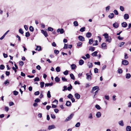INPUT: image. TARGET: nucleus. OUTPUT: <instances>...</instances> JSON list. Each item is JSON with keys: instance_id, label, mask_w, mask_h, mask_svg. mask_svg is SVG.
<instances>
[{"instance_id": "393cba45", "label": "nucleus", "mask_w": 131, "mask_h": 131, "mask_svg": "<svg viewBox=\"0 0 131 131\" xmlns=\"http://www.w3.org/2000/svg\"><path fill=\"white\" fill-rule=\"evenodd\" d=\"M76 67V65L74 64H72L71 65V69L72 70L74 69Z\"/></svg>"}, {"instance_id": "c9c22d12", "label": "nucleus", "mask_w": 131, "mask_h": 131, "mask_svg": "<svg viewBox=\"0 0 131 131\" xmlns=\"http://www.w3.org/2000/svg\"><path fill=\"white\" fill-rule=\"evenodd\" d=\"M89 50L92 51H94L95 50V48L94 47H90Z\"/></svg>"}, {"instance_id": "423d86ee", "label": "nucleus", "mask_w": 131, "mask_h": 131, "mask_svg": "<svg viewBox=\"0 0 131 131\" xmlns=\"http://www.w3.org/2000/svg\"><path fill=\"white\" fill-rule=\"evenodd\" d=\"M113 26L115 28H117L119 27V24L118 23L115 22L113 24Z\"/></svg>"}, {"instance_id": "5fc2aeb1", "label": "nucleus", "mask_w": 131, "mask_h": 131, "mask_svg": "<svg viewBox=\"0 0 131 131\" xmlns=\"http://www.w3.org/2000/svg\"><path fill=\"white\" fill-rule=\"evenodd\" d=\"M98 69L97 68H95L94 70V72L95 73H96L98 72Z\"/></svg>"}, {"instance_id": "a211bd4d", "label": "nucleus", "mask_w": 131, "mask_h": 131, "mask_svg": "<svg viewBox=\"0 0 131 131\" xmlns=\"http://www.w3.org/2000/svg\"><path fill=\"white\" fill-rule=\"evenodd\" d=\"M53 84V83L51 82L49 83H47L45 84V87H48L49 86H51Z\"/></svg>"}, {"instance_id": "c03bdc74", "label": "nucleus", "mask_w": 131, "mask_h": 131, "mask_svg": "<svg viewBox=\"0 0 131 131\" xmlns=\"http://www.w3.org/2000/svg\"><path fill=\"white\" fill-rule=\"evenodd\" d=\"M94 43L93 44V46L97 45H98L97 42L98 41L97 40H96L94 41Z\"/></svg>"}, {"instance_id": "f257e3e1", "label": "nucleus", "mask_w": 131, "mask_h": 131, "mask_svg": "<svg viewBox=\"0 0 131 131\" xmlns=\"http://www.w3.org/2000/svg\"><path fill=\"white\" fill-rule=\"evenodd\" d=\"M74 115V114H72L70 115L66 119V120H65V121H69L70 120L71 118Z\"/></svg>"}, {"instance_id": "69168bd1", "label": "nucleus", "mask_w": 131, "mask_h": 131, "mask_svg": "<svg viewBox=\"0 0 131 131\" xmlns=\"http://www.w3.org/2000/svg\"><path fill=\"white\" fill-rule=\"evenodd\" d=\"M68 45L67 44H66L65 43H64V49H67V48H68Z\"/></svg>"}, {"instance_id": "6e6552de", "label": "nucleus", "mask_w": 131, "mask_h": 131, "mask_svg": "<svg viewBox=\"0 0 131 131\" xmlns=\"http://www.w3.org/2000/svg\"><path fill=\"white\" fill-rule=\"evenodd\" d=\"M56 127L54 125H49L48 126V129L49 130H51V129L55 128Z\"/></svg>"}, {"instance_id": "ddd939ff", "label": "nucleus", "mask_w": 131, "mask_h": 131, "mask_svg": "<svg viewBox=\"0 0 131 131\" xmlns=\"http://www.w3.org/2000/svg\"><path fill=\"white\" fill-rule=\"evenodd\" d=\"M124 18L125 19H128L129 18V15L127 14H125L124 16Z\"/></svg>"}, {"instance_id": "bf43d9fd", "label": "nucleus", "mask_w": 131, "mask_h": 131, "mask_svg": "<svg viewBox=\"0 0 131 131\" xmlns=\"http://www.w3.org/2000/svg\"><path fill=\"white\" fill-rule=\"evenodd\" d=\"M34 81H38L39 80V79L38 77H36L34 79Z\"/></svg>"}, {"instance_id": "9d476101", "label": "nucleus", "mask_w": 131, "mask_h": 131, "mask_svg": "<svg viewBox=\"0 0 131 131\" xmlns=\"http://www.w3.org/2000/svg\"><path fill=\"white\" fill-rule=\"evenodd\" d=\"M99 86H96L94 87L92 89V91H91V93H93L94 91L96 89H99Z\"/></svg>"}, {"instance_id": "8fccbe9b", "label": "nucleus", "mask_w": 131, "mask_h": 131, "mask_svg": "<svg viewBox=\"0 0 131 131\" xmlns=\"http://www.w3.org/2000/svg\"><path fill=\"white\" fill-rule=\"evenodd\" d=\"M82 44V43L81 42H79L77 43V46H80Z\"/></svg>"}, {"instance_id": "79ce46f5", "label": "nucleus", "mask_w": 131, "mask_h": 131, "mask_svg": "<svg viewBox=\"0 0 131 131\" xmlns=\"http://www.w3.org/2000/svg\"><path fill=\"white\" fill-rule=\"evenodd\" d=\"M29 30L31 31L32 32L34 31V28L32 26H30L29 27Z\"/></svg>"}, {"instance_id": "6e6d98bb", "label": "nucleus", "mask_w": 131, "mask_h": 131, "mask_svg": "<svg viewBox=\"0 0 131 131\" xmlns=\"http://www.w3.org/2000/svg\"><path fill=\"white\" fill-rule=\"evenodd\" d=\"M118 73L120 74H121L122 72V71L121 69H119L118 70Z\"/></svg>"}, {"instance_id": "f704fd0d", "label": "nucleus", "mask_w": 131, "mask_h": 131, "mask_svg": "<svg viewBox=\"0 0 131 131\" xmlns=\"http://www.w3.org/2000/svg\"><path fill=\"white\" fill-rule=\"evenodd\" d=\"M72 89V86L71 84L70 85V86L67 88V89L68 91H70Z\"/></svg>"}, {"instance_id": "b1692460", "label": "nucleus", "mask_w": 131, "mask_h": 131, "mask_svg": "<svg viewBox=\"0 0 131 131\" xmlns=\"http://www.w3.org/2000/svg\"><path fill=\"white\" fill-rule=\"evenodd\" d=\"M66 104L67 106H69L71 105V102L69 101H67L66 102Z\"/></svg>"}, {"instance_id": "09e8293b", "label": "nucleus", "mask_w": 131, "mask_h": 131, "mask_svg": "<svg viewBox=\"0 0 131 131\" xmlns=\"http://www.w3.org/2000/svg\"><path fill=\"white\" fill-rule=\"evenodd\" d=\"M73 23L74 25L75 26H77L78 25V23L77 21H74Z\"/></svg>"}, {"instance_id": "bb28decb", "label": "nucleus", "mask_w": 131, "mask_h": 131, "mask_svg": "<svg viewBox=\"0 0 131 131\" xmlns=\"http://www.w3.org/2000/svg\"><path fill=\"white\" fill-rule=\"evenodd\" d=\"M55 80V81L58 82L60 81V78L58 77H56L55 79H54Z\"/></svg>"}, {"instance_id": "4468645a", "label": "nucleus", "mask_w": 131, "mask_h": 131, "mask_svg": "<svg viewBox=\"0 0 131 131\" xmlns=\"http://www.w3.org/2000/svg\"><path fill=\"white\" fill-rule=\"evenodd\" d=\"M86 37L88 38H90L92 36V34L90 32H88L86 34Z\"/></svg>"}, {"instance_id": "39448f33", "label": "nucleus", "mask_w": 131, "mask_h": 131, "mask_svg": "<svg viewBox=\"0 0 131 131\" xmlns=\"http://www.w3.org/2000/svg\"><path fill=\"white\" fill-rule=\"evenodd\" d=\"M101 46L103 49H106L107 46L106 44L105 43H103L101 45Z\"/></svg>"}, {"instance_id": "20e7f679", "label": "nucleus", "mask_w": 131, "mask_h": 131, "mask_svg": "<svg viewBox=\"0 0 131 131\" xmlns=\"http://www.w3.org/2000/svg\"><path fill=\"white\" fill-rule=\"evenodd\" d=\"M122 64L124 65H127L128 64V62L127 60H124L122 61Z\"/></svg>"}, {"instance_id": "ea45409f", "label": "nucleus", "mask_w": 131, "mask_h": 131, "mask_svg": "<svg viewBox=\"0 0 131 131\" xmlns=\"http://www.w3.org/2000/svg\"><path fill=\"white\" fill-rule=\"evenodd\" d=\"M19 33H21L22 34H23L24 33V31L21 28L19 29Z\"/></svg>"}, {"instance_id": "cd10ccee", "label": "nucleus", "mask_w": 131, "mask_h": 131, "mask_svg": "<svg viewBox=\"0 0 131 131\" xmlns=\"http://www.w3.org/2000/svg\"><path fill=\"white\" fill-rule=\"evenodd\" d=\"M93 41V38L90 39L89 40V43L91 45L92 44Z\"/></svg>"}, {"instance_id": "37998d69", "label": "nucleus", "mask_w": 131, "mask_h": 131, "mask_svg": "<svg viewBox=\"0 0 131 131\" xmlns=\"http://www.w3.org/2000/svg\"><path fill=\"white\" fill-rule=\"evenodd\" d=\"M18 94V92L17 91H13V94L15 95H17Z\"/></svg>"}, {"instance_id": "412c9836", "label": "nucleus", "mask_w": 131, "mask_h": 131, "mask_svg": "<svg viewBox=\"0 0 131 131\" xmlns=\"http://www.w3.org/2000/svg\"><path fill=\"white\" fill-rule=\"evenodd\" d=\"M114 16V14L113 13H110V15L108 16V17L110 18H113Z\"/></svg>"}, {"instance_id": "864d4df0", "label": "nucleus", "mask_w": 131, "mask_h": 131, "mask_svg": "<svg viewBox=\"0 0 131 131\" xmlns=\"http://www.w3.org/2000/svg\"><path fill=\"white\" fill-rule=\"evenodd\" d=\"M95 107L98 110H100L101 109L100 107L98 105H95Z\"/></svg>"}, {"instance_id": "c756f323", "label": "nucleus", "mask_w": 131, "mask_h": 131, "mask_svg": "<svg viewBox=\"0 0 131 131\" xmlns=\"http://www.w3.org/2000/svg\"><path fill=\"white\" fill-rule=\"evenodd\" d=\"M97 51H95L94 52L92 53V56L93 57L97 56Z\"/></svg>"}, {"instance_id": "0e129e2a", "label": "nucleus", "mask_w": 131, "mask_h": 131, "mask_svg": "<svg viewBox=\"0 0 131 131\" xmlns=\"http://www.w3.org/2000/svg\"><path fill=\"white\" fill-rule=\"evenodd\" d=\"M40 101V100L38 98L36 99L35 100V101L36 102H38Z\"/></svg>"}, {"instance_id": "72a5a7b5", "label": "nucleus", "mask_w": 131, "mask_h": 131, "mask_svg": "<svg viewBox=\"0 0 131 131\" xmlns=\"http://www.w3.org/2000/svg\"><path fill=\"white\" fill-rule=\"evenodd\" d=\"M70 77L73 80H74L75 79V77H74V75L72 73H71L70 74Z\"/></svg>"}, {"instance_id": "f8f14e48", "label": "nucleus", "mask_w": 131, "mask_h": 131, "mask_svg": "<svg viewBox=\"0 0 131 131\" xmlns=\"http://www.w3.org/2000/svg\"><path fill=\"white\" fill-rule=\"evenodd\" d=\"M74 96L77 99H79L80 97V95L78 93H75L74 94Z\"/></svg>"}, {"instance_id": "2eb2a0df", "label": "nucleus", "mask_w": 131, "mask_h": 131, "mask_svg": "<svg viewBox=\"0 0 131 131\" xmlns=\"http://www.w3.org/2000/svg\"><path fill=\"white\" fill-rule=\"evenodd\" d=\"M96 115L97 118H99L101 116V114L100 112H97L96 114Z\"/></svg>"}, {"instance_id": "49530a36", "label": "nucleus", "mask_w": 131, "mask_h": 131, "mask_svg": "<svg viewBox=\"0 0 131 131\" xmlns=\"http://www.w3.org/2000/svg\"><path fill=\"white\" fill-rule=\"evenodd\" d=\"M30 35V34L29 32L28 31L26 33L25 36L26 37H29Z\"/></svg>"}, {"instance_id": "13d9d810", "label": "nucleus", "mask_w": 131, "mask_h": 131, "mask_svg": "<svg viewBox=\"0 0 131 131\" xmlns=\"http://www.w3.org/2000/svg\"><path fill=\"white\" fill-rule=\"evenodd\" d=\"M39 91H37L35 92L34 94L36 95H39Z\"/></svg>"}, {"instance_id": "a18cd8bd", "label": "nucleus", "mask_w": 131, "mask_h": 131, "mask_svg": "<svg viewBox=\"0 0 131 131\" xmlns=\"http://www.w3.org/2000/svg\"><path fill=\"white\" fill-rule=\"evenodd\" d=\"M5 66L3 65H1L0 66V69L1 70H3L4 69Z\"/></svg>"}, {"instance_id": "0eeeda50", "label": "nucleus", "mask_w": 131, "mask_h": 131, "mask_svg": "<svg viewBox=\"0 0 131 131\" xmlns=\"http://www.w3.org/2000/svg\"><path fill=\"white\" fill-rule=\"evenodd\" d=\"M41 32L43 34L45 37H47L48 36V34L47 32L43 30H41Z\"/></svg>"}, {"instance_id": "7c9ffc66", "label": "nucleus", "mask_w": 131, "mask_h": 131, "mask_svg": "<svg viewBox=\"0 0 131 131\" xmlns=\"http://www.w3.org/2000/svg\"><path fill=\"white\" fill-rule=\"evenodd\" d=\"M73 97V96L71 94H69L67 96L68 98L71 99Z\"/></svg>"}, {"instance_id": "603ef678", "label": "nucleus", "mask_w": 131, "mask_h": 131, "mask_svg": "<svg viewBox=\"0 0 131 131\" xmlns=\"http://www.w3.org/2000/svg\"><path fill=\"white\" fill-rule=\"evenodd\" d=\"M113 12L116 15H118V13L117 11L116 10H114Z\"/></svg>"}, {"instance_id": "e2e57ef3", "label": "nucleus", "mask_w": 131, "mask_h": 131, "mask_svg": "<svg viewBox=\"0 0 131 131\" xmlns=\"http://www.w3.org/2000/svg\"><path fill=\"white\" fill-rule=\"evenodd\" d=\"M51 118L53 119H54L56 118L55 116L53 114H51Z\"/></svg>"}, {"instance_id": "473e14b6", "label": "nucleus", "mask_w": 131, "mask_h": 131, "mask_svg": "<svg viewBox=\"0 0 131 131\" xmlns=\"http://www.w3.org/2000/svg\"><path fill=\"white\" fill-rule=\"evenodd\" d=\"M44 82H41L40 83V87L41 88H43L44 86Z\"/></svg>"}, {"instance_id": "3c124183", "label": "nucleus", "mask_w": 131, "mask_h": 131, "mask_svg": "<svg viewBox=\"0 0 131 131\" xmlns=\"http://www.w3.org/2000/svg\"><path fill=\"white\" fill-rule=\"evenodd\" d=\"M61 79L63 81L67 82V79L64 77H62Z\"/></svg>"}, {"instance_id": "1a4fd4ad", "label": "nucleus", "mask_w": 131, "mask_h": 131, "mask_svg": "<svg viewBox=\"0 0 131 131\" xmlns=\"http://www.w3.org/2000/svg\"><path fill=\"white\" fill-rule=\"evenodd\" d=\"M78 38L79 40L81 41H83L84 40V38L82 36H79Z\"/></svg>"}, {"instance_id": "a878e982", "label": "nucleus", "mask_w": 131, "mask_h": 131, "mask_svg": "<svg viewBox=\"0 0 131 131\" xmlns=\"http://www.w3.org/2000/svg\"><path fill=\"white\" fill-rule=\"evenodd\" d=\"M126 129L127 131H130L131 130V127L130 126H127Z\"/></svg>"}, {"instance_id": "c85d7f7f", "label": "nucleus", "mask_w": 131, "mask_h": 131, "mask_svg": "<svg viewBox=\"0 0 131 131\" xmlns=\"http://www.w3.org/2000/svg\"><path fill=\"white\" fill-rule=\"evenodd\" d=\"M56 70L57 72H59L60 71V67H57L56 69Z\"/></svg>"}, {"instance_id": "58836bf2", "label": "nucleus", "mask_w": 131, "mask_h": 131, "mask_svg": "<svg viewBox=\"0 0 131 131\" xmlns=\"http://www.w3.org/2000/svg\"><path fill=\"white\" fill-rule=\"evenodd\" d=\"M50 93V91H48L47 94V96L49 98H50L51 97Z\"/></svg>"}, {"instance_id": "f3484780", "label": "nucleus", "mask_w": 131, "mask_h": 131, "mask_svg": "<svg viewBox=\"0 0 131 131\" xmlns=\"http://www.w3.org/2000/svg\"><path fill=\"white\" fill-rule=\"evenodd\" d=\"M87 65L89 68H92L93 67L92 63L90 62H88V63Z\"/></svg>"}, {"instance_id": "dca6fc26", "label": "nucleus", "mask_w": 131, "mask_h": 131, "mask_svg": "<svg viewBox=\"0 0 131 131\" xmlns=\"http://www.w3.org/2000/svg\"><path fill=\"white\" fill-rule=\"evenodd\" d=\"M106 41L109 42H110L111 41V37H109L108 38H106Z\"/></svg>"}, {"instance_id": "774afa93", "label": "nucleus", "mask_w": 131, "mask_h": 131, "mask_svg": "<svg viewBox=\"0 0 131 131\" xmlns=\"http://www.w3.org/2000/svg\"><path fill=\"white\" fill-rule=\"evenodd\" d=\"M9 106H11L14 105V103L13 102H10L9 103Z\"/></svg>"}, {"instance_id": "f03ea898", "label": "nucleus", "mask_w": 131, "mask_h": 131, "mask_svg": "<svg viewBox=\"0 0 131 131\" xmlns=\"http://www.w3.org/2000/svg\"><path fill=\"white\" fill-rule=\"evenodd\" d=\"M86 79L88 81H90L92 79V77L91 75L89 74V73H87L86 74Z\"/></svg>"}, {"instance_id": "680f3d73", "label": "nucleus", "mask_w": 131, "mask_h": 131, "mask_svg": "<svg viewBox=\"0 0 131 131\" xmlns=\"http://www.w3.org/2000/svg\"><path fill=\"white\" fill-rule=\"evenodd\" d=\"M19 65L21 66H22L24 64V62L23 61H21L19 62Z\"/></svg>"}, {"instance_id": "aec40b11", "label": "nucleus", "mask_w": 131, "mask_h": 131, "mask_svg": "<svg viewBox=\"0 0 131 131\" xmlns=\"http://www.w3.org/2000/svg\"><path fill=\"white\" fill-rule=\"evenodd\" d=\"M118 123L119 125L121 126H123L124 125L123 122L122 120L119 121Z\"/></svg>"}, {"instance_id": "2f4dec72", "label": "nucleus", "mask_w": 131, "mask_h": 131, "mask_svg": "<svg viewBox=\"0 0 131 131\" xmlns=\"http://www.w3.org/2000/svg\"><path fill=\"white\" fill-rule=\"evenodd\" d=\"M88 118L91 119L93 118L92 114V113L90 114L88 116Z\"/></svg>"}, {"instance_id": "a19ab883", "label": "nucleus", "mask_w": 131, "mask_h": 131, "mask_svg": "<svg viewBox=\"0 0 131 131\" xmlns=\"http://www.w3.org/2000/svg\"><path fill=\"white\" fill-rule=\"evenodd\" d=\"M103 36H104L105 38L106 39L107 38H108V37H109V36H108V35L107 33H105V34H103Z\"/></svg>"}, {"instance_id": "6ab92c4d", "label": "nucleus", "mask_w": 131, "mask_h": 131, "mask_svg": "<svg viewBox=\"0 0 131 131\" xmlns=\"http://www.w3.org/2000/svg\"><path fill=\"white\" fill-rule=\"evenodd\" d=\"M131 77V74L129 73H127L126 75V78L127 79H129Z\"/></svg>"}, {"instance_id": "9b49d317", "label": "nucleus", "mask_w": 131, "mask_h": 131, "mask_svg": "<svg viewBox=\"0 0 131 131\" xmlns=\"http://www.w3.org/2000/svg\"><path fill=\"white\" fill-rule=\"evenodd\" d=\"M121 25L122 27L125 28L127 27V24L126 22H123L122 23Z\"/></svg>"}, {"instance_id": "de8ad7c7", "label": "nucleus", "mask_w": 131, "mask_h": 131, "mask_svg": "<svg viewBox=\"0 0 131 131\" xmlns=\"http://www.w3.org/2000/svg\"><path fill=\"white\" fill-rule=\"evenodd\" d=\"M63 74L65 75H67L68 74V71L66 70L63 72Z\"/></svg>"}, {"instance_id": "4d7b16f0", "label": "nucleus", "mask_w": 131, "mask_h": 131, "mask_svg": "<svg viewBox=\"0 0 131 131\" xmlns=\"http://www.w3.org/2000/svg\"><path fill=\"white\" fill-rule=\"evenodd\" d=\"M54 53L56 54H58L59 53V51L58 50H54Z\"/></svg>"}, {"instance_id": "4c0bfd02", "label": "nucleus", "mask_w": 131, "mask_h": 131, "mask_svg": "<svg viewBox=\"0 0 131 131\" xmlns=\"http://www.w3.org/2000/svg\"><path fill=\"white\" fill-rule=\"evenodd\" d=\"M85 29V27H83L81 28L80 30V31H81V32H83L84 31Z\"/></svg>"}, {"instance_id": "4be33fe9", "label": "nucleus", "mask_w": 131, "mask_h": 131, "mask_svg": "<svg viewBox=\"0 0 131 131\" xmlns=\"http://www.w3.org/2000/svg\"><path fill=\"white\" fill-rule=\"evenodd\" d=\"M84 61L82 59L80 60L79 61V64L80 65H82L84 64Z\"/></svg>"}, {"instance_id": "052dcab7", "label": "nucleus", "mask_w": 131, "mask_h": 131, "mask_svg": "<svg viewBox=\"0 0 131 131\" xmlns=\"http://www.w3.org/2000/svg\"><path fill=\"white\" fill-rule=\"evenodd\" d=\"M80 125V123L79 122L77 123L75 125V126L76 127H79Z\"/></svg>"}, {"instance_id": "5701e85b", "label": "nucleus", "mask_w": 131, "mask_h": 131, "mask_svg": "<svg viewBox=\"0 0 131 131\" xmlns=\"http://www.w3.org/2000/svg\"><path fill=\"white\" fill-rule=\"evenodd\" d=\"M41 49V47L40 46H36V50H37L38 51H40Z\"/></svg>"}, {"instance_id": "e433bc0d", "label": "nucleus", "mask_w": 131, "mask_h": 131, "mask_svg": "<svg viewBox=\"0 0 131 131\" xmlns=\"http://www.w3.org/2000/svg\"><path fill=\"white\" fill-rule=\"evenodd\" d=\"M47 29L48 31H52L53 30V29L50 27H48Z\"/></svg>"}, {"instance_id": "7ed1b4c3", "label": "nucleus", "mask_w": 131, "mask_h": 131, "mask_svg": "<svg viewBox=\"0 0 131 131\" xmlns=\"http://www.w3.org/2000/svg\"><path fill=\"white\" fill-rule=\"evenodd\" d=\"M57 31L58 33L60 32V34H62L64 32V29L63 28L58 29H57Z\"/></svg>"}, {"instance_id": "338daca9", "label": "nucleus", "mask_w": 131, "mask_h": 131, "mask_svg": "<svg viewBox=\"0 0 131 131\" xmlns=\"http://www.w3.org/2000/svg\"><path fill=\"white\" fill-rule=\"evenodd\" d=\"M125 43V42H122L120 43L119 47H122Z\"/></svg>"}]
</instances>
